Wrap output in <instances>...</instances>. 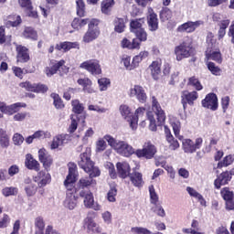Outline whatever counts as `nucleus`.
<instances>
[{"mask_svg": "<svg viewBox=\"0 0 234 234\" xmlns=\"http://www.w3.org/2000/svg\"><path fill=\"white\" fill-rule=\"evenodd\" d=\"M69 174L64 180V187L72 191L74 189L75 192L80 193V191H85V189H90V187L96 186V176H100L101 172L100 169H94L93 172H86L89 174V176L81 177L78 182V165L75 163H69ZM77 182V184H76Z\"/></svg>", "mask_w": 234, "mask_h": 234, "instance_id": "1", "label": "nucleus"}, {"mask_svg": "<svg viewBox=\"0 0 234 234\" xmlns=\"http://www.w3.org/2000/svg\"><path fill=\"white\" fill-rule=\"evenodd\" d=\"M154 114L156 116V119L154 118ZM146 117L147 120H149L150 122V131L156 132V120L157 125L159 127H162V125H165V120L167 119V116L165 115V111L162 109V106L160 105L158 99H156V97L154 96L152 97V111H148L146 112Z\"/></svg>", "mask_w": 234, "mask_h": 234, "instance_id": "2", "label": "nucleus"}, {"mask_svg": "<svg viewBox=\"0 0 234 234\" xmlns=\"http://www.w3.org/2000/svg\"><path fill=\"white\" fill-rule=\"evenodd\" d=\"M207 47L205 51V61H215L218 65H221L224 58H222V53L220 52V47H218V42L215 39V36L208 32L207 36Z\"/></svg>", "mask_w": 234, "mask_h": 234, "instance_id": "3", "label": "nucleus"}, {"mask_svg": "<svg viewBox=\"0 0 234 234\" xmlns=\"http://www.w3.org/2000/svg\"><path fill=\"white\" fill-rule=\"evenodd\" d=\"M69 70H70V68L65 65V60H50L48 66L44 69V74L48 78H52L54 74H58V72L59 76L63 77L69 74Z\"/></svg>", "mask_w": 234, "mask_h": 234, "instance_id": "4", "label": "nucleus"}, {"mask_svg": "<svg viewBox=\"0 0 234 234\" xmlns=\"http://www.w3.org/2000/svg\"><path fill=\"white\" fill-rule=\"evenodd\" d=\"M174 52L176 61H182V59L195 56V48H193V44L184 41L175 48Z\"/></svg>", "mask_w": 234, "mask_h": 234, "instance_id": "5", "label": "nucleus"}, {"mask_svg": "<svg viewBox=\"0 0 234 234\" xmlns=\"http://www.w3.org/2000/svg\"><path fill=\"white\" fill-rule=\"evenodd\" d=\"M158 153V148L151 141H147L143 144L141 149L135 150V156L137 158H144V160H153Z\"/></svg>", "mask_w": 234, "mask_h": 234, "instance_id": "6", "label": "nucleus"}, {"mask_svg": "<svg viewBox=\"0 0 234 234\" xmlns=\"http://www.w3.org/2000/svg\"><path fill=\"white\" fill-rule=\"evenodd\" d=\"M80 160L78 162V165L85 173H94V169H100L95 166L94 162L90 160V150L87 149L84 153L80 154Z\"/></svg>", "mask_w": 234, "mask_h": 234, "instance_id": "7", "label": "nucleus"}, {"mask_svg": "<svg viewBox=\"0 0 234 234\" xmlns=\"http://www.w3.org/2000/svg\"><path fill=\"white\" fill-rule=\"evenodd\" d=\"M79 197L84 198L83 204L87 209H94V211L101 209V206L98 202H94V194L90 190H81L79 192Z\"/></svg>", "mask_w": 234, "mask_h": 234, "instance_id": "8", "label": "nucleus"}, {"mask_svg": "<svg viewBox=\"0 0 234 234\" xmlns=\"http://www.w3.org/2000/svg\"><path fill=\"white\" fill-rule=\"evenodd\" d=\"M98 217V213L94 211L88 212L87 217L84 218V228L87 229L88 233L100 234L101 233V227L95 222L94 218Z\"/></svg>", "mask_w": 234, "mask_h": 234, "instance_id": "9", "label": "nucleus"}, {"mask_svg": "<svg viewBox=\"0 0 234 234\" xmlns=\"http://www.w3.org/2000/svg\"><path fill=\"white\" fill-rule=\"evenodd\" d=\"M80 69L87 70L91 76H100L101 74V65L98 59H89L80 65Z\"/></svg>", "mask_w": 234, "mask_h": 234, "instance_id": "10", "label": "nucleus"}, {"mask_svg": "<svg viewBox=\"0 0 234 234\" xmlns=\"http://www.w3.org/2000/svg\"><path fill=\"white\" fill-rule=\"evenodd\" d=\"M202 144H204L202 137L197 138L195 143L191 139H184L182 142V149L186 154H193V153H197V150L202 147Z\"/></svg>", "mask_w": 234, "mask_h": 234, "instance_id": "11", "label": "nucleus"}, {"mask_svg": "<svg viewBox=\"0 0 234 234\" xmlns=\"http://www.w3.org/2000/svg\"><path fill=\"white\" fill-rule=\"evenodd\" d=\"M197 100H198V92L197 90L189 91L186 90L181 92V103L185 111L187 109V105L193 107Z\"/></svg>", "mask_w": 234, "mask_h": 234, "instance_id": "12", "label": "nucleus"}, {"mask_svg": "<svg viewBox=\"0 0 234 234\" xmlns=\"http://www.w3.org/2000/svg\"><path fill=\"white\" fill-rule=\"evenodd\" d=\"M202 107L204 109H209L210 111L218 110V97L214 92H210L206 95L205 99L201 101Z\"/></svg>", "mask_w": 234, "mask_h": 234, "instance_id": "13", "label": "nucleus"}, {"mask_svg": "<svg viewBox=\"0 0 234 234\" xmlns=\"http://www.w3.org/2000/svg\"><path fill=\"white\" fill-rule=\"evenodd\" d=\"M38 160L42 163L46 171H50V167H52L54 164V159L52 158V155L48 153L47 149L41 148L38 150Z\"/></svg>", "mask_w": 234, "mask_h": 234, "instance_id": "14", "label": "nucleus"}, {"mask_svg": "<svg viewBox=\"0 0 234 234\" xmlns=\"http://www.w3.org/2000/svg\"><path fill=\"white\" fill-rule=\"evenodd\" d=\"M16 63H28L30 61V49L23 45L16 46Z\"/></svg>", "mask_w": 234, "mask_h": 234, "instance_id": "15", "label": "nucleus"}, {"mask_svg": "<svg viewBox=\"0 0 234 234\" xmlns=\"http://www.w3.org/2000/svg\"><path fill=\"white\" fill-rule=\"evenodd\" d=\"M34 182H36L38 187H45L47 185L50 184L52 176L50 174L41 170L37 176L33 177Z\"/></svg>", "mask_w": 234, "mask_h": 234, "instance_id": "16", "label": "nucleus"}, {"mask_svg": "<svg viewBox=\"0 0 234 234\" xmlns=\"http://www.w3.org/2000/svg\"><path fill=\"white\" fill-rule=\"evenodd\" d=\"M200 25H202V21L198 20L196 22L193 21H187L180 26H178V27L176 28V32H186V34H191L193 32H195V30H197V28H198V27H200Z\"/></svg>", "mask_w": 234, "mask_h": 234, "instance_id": "17", "label": "nucleus"}, {"mask_svg": "<svg viewBox=\"0 0 234 234\" xmlns=\"http://www.w3.org/2000/svg\"><path fill=\"white\" fill-rule=\"evenodd\" d=\"M133 96L136 97L140 103H145V101H147V93H145L144 87L140 85H134V87L130 90V97L133 98Z\"/></svg>", "mask_w": 234, "mask_h": 234, "instance_id": "18", "label": "nucleus"}, {"mask_svg": "<svg viewBox=\"0 0 234 234\" xmlns=\"http://www.w3.org/2000/svg\"><path fill=\"white\" fill-rule=\"evenodd\" d=\"M116 153L121 154V156H125L126 158L133 156V154H136V151H134L133 147L124 141H120V144L119 147H117Z\"/></svg>", "mask_w": 234, "mask_h": 234, "instance_id": "19", "label": "nucleus"}, {"mask_svg": "<svg viewBox=\"0 0 234 234\" xmlns=\"http://www.w3.org/2000/svg\"><path fill=\"white\" fill-rule=\"evenodd\" d=\"M23 107H27V103L16 102L9 106H6V104L4 103L0 107V112H3L4 114H8V116H12V114H16V112H19V110Z\"/></svg>", "mask_w": 234, "mask_h": 234, "instance_id": "20", "label": "nucleus"}, {"mask_svg": "<svg viewBox=\"0 0 234 234\" xmlns=\"http://www.w3.org/2000/svg\"><path fill=\"white\" fill-rule=\"evenodd\" d=\"M76 193L74 189L69 190V188H66V200L65 204L69 207V209H74L78 206V198L79 197L76 196Z\"/></svg>", "mask_w": 234, "mask_h": 234, "instance_id": "21", "label": "nucleus"}, {"mask_svg": "<svg viewBox=\"0 0 234 234\" xmlns=\"http://www.w3.org/2000/svg\"><path fill=\"white\" fill-rule=\"evenodd\" d=\"M231 182V172L225 171L222 172L218 178L214 181V186L216 189H220L222 186H226Z\"/></svg>", "mask_w": 234, "mask_h": 234, "instance_id": "22", "label": "nucleus"}, {"mask_svg": "<svg viewBox=\"0 0 234 234\" xmlns=\"http://www.w3.org/2000/svg\"><path fill=\"white\" fill-rule=\"evenodd\" d=\"M117 173L120 178L125 179L127 176H130L131 173V165L127 162H118L116 164Z\"/></svg>", "mask_w": 234, "mask_h": 234, "instance_id": "23", "label": "nucleus"}, {"mask_svg": "<svg viewBox=\"0 0 234 234\" xmlns=\"http://www.w3.org/2000/svg\"><path fill=\"white\" fill-rule=\"evenodd\" d=\"M77 83L82 87V90L86 94H94L96 92V90L92 88V80L89 78L79 79Z\"/></svg>", "mask_w": 234, "mask_h": 234, "instance_id": "24", "label": "nucleus"}, {"mask_svg": "<svg viewBox=\"0 0 234 234\" xmlns=\"http://www.w3.org/2000/svg\"><path fill=\"white\" fill-rule=\"evenodd\" d=\"M72 48H78L80 49V43L78 42H59L58 44H56L55 49L58 52H69V50H72Z\"/></svg>", "mask_w": 234, "mask_h": 234, "instance_id": "25", "label": "nucleus"}, {"mask_svg": "<svg viewBox=\"0 0 234 234\" xmlns=\"http://www.w3.org/2000/svg\"><path fill=\"white\" fill-rule=\"evenodd\" d=\"M146 19L148 30L150 32H156V30L159 28L158 15H156L154 12H152L146 16Z\"/></svg>", "mask_w": 234, "mask_h": 234, "instance_id": "26", "label": "nucleus"}, {"mask_svg": "<svg viewBox=\"0 0 234 234\" xmlns=\"http://www.w3.org/2000/svg\"><path fill=\"white\" fill-rule=\"evenodd\" d=\"M25 165L27 169H30L31 171L39 172V170L41 169V165L39 164V162H37V160L34 159L32 154H27L26 155Z\"/></svg>", "mask_w": 234, "mask_h": 234, "instance_id": "27", "label": "nucleus"}, {"mask_svg": "<svg viewBox=\"0 0 234 234\" xmlns=\"http://www.w3.org/2000/svg\"><path fill=\"white\" fill-rule=\"evenodd\" d=\"M71 107H72V112H74V114H83L80 116V118H82V122L85 123V119L87 118L85 116V106L83 105V103H80V100L75 99L71 101Z\"/></svg>", "mask_w": 234, "mask_h": 234, "instance_id": "28", "label": "nucleus"}, {"mask_svg": "<svg viewBox=\"0 0 234 234\" xmlns=\"http://www.w3.org/2000/svg\"><path fill=\"white\" fill-rule=\"evenodd\" d=\"M121 47L127 50H140V43L134 38L131 41L129 38L123 37L121 41Z\"/></svg>", "mask_w": 234, "mask_h": 234, "instance_id": "29", "label": "nucleus"}, {"mask_svg": "<svg viewBox=\"0 0 234 234\" xmlns=\"http://www.w3.org/2000/svg\"><path fill=\"white\" fill-rule=\"evenodd\" d=\"M18 5L27 12H29V17H37V11H34V5H32V0H18Z\"/></svg>", "mask_w": 234, "mask_h": 234, "instance_id": "30", "label": "nucleus"}, {"mask_svg": "<svg viewBox=\"0 0 234 234\" xmlns=\"http://www.w3.org/2000/svg\"><path fill=\"white\" fill-rule=\"evenodd\" d=\"M114 5H116V1L114 0H102L101 2V14H104V16H111V14H112Z\"/></svg>", "mask_w": 234, "mask_h": 234, "instance_id": "31", "label": "nucleus"}, {"mask_svg": "<svg viewBox=\"0 0 234 234\" xmlns=\"http://www.w3.org/2000/svg\"><path fill=\"white\" fill-rule=\"evenodd\" d=\"M130 181L132 182L133 186L134 187H144V175L138 171H133L129 176Z\"/></svg>", "mask_w": 234, "mask_h": 234, "instance_id": "32", "label": "nucleus"}, {"mask_svg": "<svg viewBox=\"0 0 234 234\" xmlns=\"http://www.w3.org/2000/svg\"><path fill=\"white\" fill-rule=\"evenodd\" d=\"M24 39H30L31 41H37L39 36L37 31L32 27H26L22 32Z\"/></svg>", "mask_w": 234, "mask_h": 234, "instance_id": "33", "label": "nucleus"}, {"mask_svg": "<svg viewBox=\"0 0 234 234\" xmlns=\"http://www.w3.org/2000/svg\"><path fill=\"white\" fill-rule=\"evenodd\" d=\"M127 20L122 17H115L113 20L114 32L117 34H123L125 28H127Z\"/></svg>", "mask_w": 234, "mask_h": 234, "instance_id": "34", "label": "nucleus"}, {"mask_svg": "<svg viewBox=\"0 0 234 234\" xmlns=\"http://www.w3.org/2000/svg\"><path fill=\"white\" fill-rule=\"evenodd\" d=\"M144 25H145V18H135L132 19L130 21V32L134 33L137 32L138 30L144 29Z\"/></svg>", "mask_w": 234, "mask_h": 234, "instance_id": "35", "label": "nucleus"}, {"mask_svg": "<svg viewBox=\"0 0 234 234\" xmlns=\"http://www.w3.org/2000/svg\"><path fill=\"white\" fill-rule=\"evenodd\" d=\"M161 67L162 64H160V62L158 61H153L149 66L152 77L154 80H155V81H158V80H160V74H162Z\"/></svg>", "mask_w": 234, "mask_h": 234, "instance_id": "36", "label": "nucleus"}, {"mask_svg": "<svg viewBox=\"0 0 234 234\" xmlns=\"http://www.w3.org/2000/svg\"><path fill=\"white\" fill-rule=\"evenodd\" d=\"M100 29H88L84 34L82 39L84 43H91V41H94L95 39H98V37H100Z\"/></svg>", "mask_w": 234, "mask_h": 234, "instance_id": "37", "label": "nucleus"}, {"mask_svg": "<svg viewBox=\"0 0 234 234\" xmlns=\"http://www.w3.org/2000/svg\"><path fill=\"white\" fill-rule=\"evenodd\" d=\"M146 58H149V51H141L138 55L134 56L132 60L133 70L134 69H138L140 63Z\"/></svg>", "mask_w": 234, "mask_h": 234, "instance_id": "38", "label": "nucleus"}, {"mask_svg": "<svg viewBox=\"0 0 234 234\" xmlns=\"http://www.w3.org/2000/svg\"><path fill=\"white\" fill-rule=\"evenodd\" d=\"M135 38L137 40V43H139V48L142 47V43H145L147 41V31H145V28L139 29L137 31L133 32Z\"/></svg>", "mask_w": 234, "mask_h": 234, "instance_id": "39", "label": "nucleus"}, {"mask_svg": "<svg viewBox=\"0 0 234 234\" xmlns=\"http://www.w3.org/2000/svg\"><path fill=\"white\" fill-rule=\"evenodd\" d=\"M0 145L3 149H8L10 147V136H8V133L3 128H0Z\"/></svg>", "mask_w": 234, "mask_h": 234, "instance_id": "40", "label": "nucleus"}, {"mask_svg": "<svg viewBox=\"0 0 234 234\" xmlns=\"http://www.w3.org/2000/svg\"><path fill=\"white\" fill-rule=\"evenodd\" d=\"M89 23V18H79L76 17L71 22V27L74 30H81L84 27H87Z\"/></svg>", "mask_w": 234, "mask_h": 234, "instance_id": "41", "label": "nucleus"}, {"mask_svg": "<svg viewBox=\"0 0 234 234\" xmlns=\"http://www.w3.org/2000/svg\"><path fill=\"white\" fill-rule=\"evenodd\" d=\"M23 23V20L21 19V16L19 15H10L7 16V22L6 25L8 27H19Z\"/></svg>", "mask_w": 234, "mask_h": 234, "instance_id": "42", "label": "nucleus"}, {"mask_svg": "<svg viewBox=\"0 0 234 234\" xmlns=\"http://www.w3.org/2000/svg\"><path fill=\"white\" fill-rule=\"evenodd\" d=\"M50 98L53 100V105L56 109L61 110L65 109V103H63V100L58 93H51Z\"/></svg>", "mask_w": 234, "mask_h": 234, "instance_id": "43", "label": "nucleus"}, {"mask_svg": "<svg viewBox=\"0 0 234 234\" xmlns=\"http://www.w3.org/2000/svg\"><path fill=\"white\" fill-rule=\"evenodd\" d=\"M207 69L213 76H220V74H222V69L217 66V64H215L213 61L207 62Z\"/></svg>", "mask_w": 234, "mask_h": 234, "instance_id": "44", "label": "nucleus"}, {"mask_svg": "<svg viewBox=\"0 0 234 234\" xmlns=\"http://www.w3.org/2000/svg\"><path fill=\"white\" fill-rule=\"evenodd\" d=\"M187 85H189L190 87H194L196 90H202V89H204V86H202V83H200V80H198V78L195 76L190 77L188 79Z\"/></svg>", "mask_w": 234, "mask_h": 234, "instance_id": "45", "label": "nucleus"}, {"mask_svg": "<svg viewBox=\"0 0 234 234\" xmlns=\"http://www.w3.org/2000/svg\"><path fill=\"white\" fill-rule=\"evenodd\" d=\"M19 193V189L16 186H5L2 189V195L4 197H16Z\"/></svg>", "mask_w": 234, "mask_h": 234, "instance_id": "46", "label": "nucleus"}, {"mask_svg": "<svg viewBox=\"0 0 234 234\" xmlns=\"http://www.w3.org/2000/svg\"><path fill=\"white\" fill-rule=\"evenodd\" d=\"M173 17V11L168 7H163L160 11L161 21H169Z\"/></svg>", "mask_w": 234, "mask_h": 234, "instance_id": "47", "label": "nucleus"}, {"mask_svg": "<svg viewBox=\"0 0 234 234\" xmlns=\"http://www.w3.org/2000/svg\"><path fill=\"white\" fill-rule=\"evenodd\" d=\"M77 16L79 17H85V2L83 0H76Z\"/></svg>", "mask_w": 234, "mask_h": 234, "instance_id": "48", "label": "nucleus"}, {"mask_svg": "<svg viewBox=\"0 0 234 234\" xmlns=\"http://www.w3.org/2000/svg\"><path fill=\"white\" fill-rule=\"evenodd\" d=\"M233 161H234L233 155L229 154L223 158L222 162H219L218 164V167L219 169L222 167H228V165H231V164H233Z\"/></svg>", "mask_w": 234, "mask_h": 234, "instance_id": "49", "label": "nucleus"}, {"mask_svg": "<svg viewBox=\"0 0 234 234\" xmlns=\"http://www.w3.org/2000/svg\"><path fill=\"white\" fill-rule=\"evenodd\" d=\"M35 228L37 231H45V219L38 216L35 218Z\"/></svg>", "mask_w": 234, "mask_h": 234, "instance_id": "50", "label": "nucleus"}, {"mask_svg": "<svg viewBox=\"0 0 234 234\" xmlns=\"http://www.w3.org/2000/svg\"><path fill=\"white\" fill-rule=\"evenodd\" d=\"M104 140L108 142V145H110V147H112V149H114L115 151L118 150V147L120 145V141L119 142L116 141V139H114V137L111 135H105Z\"/></svg>", "mask_w": 234, "mask_h": 234, "instance_id": "51", "label": "nucleus"}, {"mask_svg": "<svg viewBox=\"0 0 234 234\" xmlns=\"http://www.w3.org/2000/svg\"><path fill=\"white\" fill-rule=\"evenodd\" d=\"M104 140L108 142V145H110V147H112V149H114L115 151L118 150V147L120 145V141L119 142L116 141V139H114V137L111 135H105Z\"/></svg>", "mask_w": 234, "mask_h": 234, "instance_id": "52", "label": "nucleus"}, {"mask_svg": "<svg viewBox=\"0 0 234 234\" xmlns=\"http://www.w3.org/2000/svg\"><path fill=\"white\" fill-rule=\"evenodd\" d=\"M98 85L101 91L107 90V89H109V85H111V80L107 78L99 79Z\"/></svg>", "mask_w": 234, "mask_h": 234, "instance_id": "53", "label": "nucleus"}, {"mask_svg": "<svg viewBox=\"0 0 234 234\" xmlns=\"http://www.w3.org/2000/svg\"><path fill=\"white\" fill-rule=\"evenodd\" d=\"M220 195L223 200H231L233 198V191L229 190V187L226 186L220 190Z\"/></svg>", "mask_w": 234, "mask_h": 234, "instance_id": "54", "label": "nucleus"}, {"mask_svg": "<svg viewBox=\"0 0 234 234\" xmlns=\"http://www.w3.org/2000/svg\"><path fill=\"white\" fill-rule=\"evenodd\" d=\"M25 191H26L27 197H34V195L37 193V187L36 186L35 184L30 183L25 186Z\"/></svg>", "mask_w": 234, "mask_h": 234, "instance_id": "55", "label": "nucleus"}, {"mask_svg": "<svg viewBox=\"0 0 234 234\" xmlns=\"http://www.w3.org/2000/svg\"><path fill=\"white\" fill-rule=\"evenodd\" d=\"M149 193H150L151 204H154V206L158 205V194H156V191L154 190V186H149Z\"/></svg>", "mask_w": 234, "mask_h": 234, "instance_id": "56", "label": "nucleus"}, {"mask_svg": "<svg viewBox=\"0 0 234 234\" xmlns=\"http://www.w3.org/2000/svg\"><path fill=\"white\" fill-rule=\"evenodd\" d=\"M34 92L37 94H45V92H48V86L43 83H35Z\"/></svg>", "mask_w": 234, "mask_h": 234, "instance_id": "57", "label": "nucleus"}, {"mask_svg": "<svg viewBox=\"0 0 234 234\" xmlns=\"http://www.w3.org/2000/svg\"><path fill=\"white\" fill-rule=\"evenodd\" d=\"M89 30H100V19L98 18H89L88 22Z\"/></svg>", "mask_w": 234, "mask_h": 234, "instance_id": "58", "label": "nucleus"}, {"mask_svg": "<svg viewBox=\"0 0 234 234\" xmlns=\"http://www.w3.org/2000/svg\"><path fill=\"white\" fill-rule=\"evenodd\" d=\"M116 195H118V189L116 186H112L107 194L109 202H116Z\"/></svg>", "mask_w": 234, "mask_h": 234, "instance_id": "59", "label": "nucleus"}, {"mask_svg": "<svg viewBox=\"0 0 234 234\" xmlns=\"http://www.w3.org/2000/svg\"><path fill=\"white\" fill-rule=\"evenodd\" d=\"M120 112L125 120H127V118H132L131 117V108H129V106H127L125 104H122L120 106Z\"/></svg>", "mask_w": 234, "mask_h": 234, "instance_id": "60", "label": "nucleus"}, {"mask_svg": "<svg viewBox=\"0 0 234 234\" xmlns=\"http://www.w3.org/2000/svg\"><path fill=\"white\" fill-rule=\"evenodd\" d=\"M107 149V143L103 139H100L96 143V151L97 153H102V151H105Z\"/></svg>", "mask_w": 234, "mask_h": 234, "instance_id": "61", "label": "nucleus"}, {"mask_svg": "<svg viewBox=\"0 0 234 234\" xmlns=\"http://www.w3.org/2000/svg\"><path fill=\"white\" fill-rule=\"evenodd\" d=\"M229 96H225L221 98V107L224 113L228 112V109H229Z\"/></svg>", "mask_w": 234, "mask_h": 234, "instance_id": "62", "label": "nucleus"}, {"mask_svg": "<svg viewBox=\"0 0 234 234\" xmlns=\"http://www.w3.org/2000/svg\"><path fill=\"white\" fill-rule=\"evenodd\" d=\"M12 71L13 74L18 78L19 80H23V74H25V69L17 67V66H13L12 67Z\"/></svg>", "mask_w": 234, "mask_h": 234, "instance_id": "63", "label": "nucleus"}, {"mask_svg": "<svg viewBox=\"0 0 234 234\" xmlns=\"http://www.w3.org/2000/svg\"><path fill=\"white\" fill-rule=\"evenodd\" d=\"M122 63L126 69V70H134V68L133 66V62H131V57L127 56L122 58Z\"/></svg>", "mask_w": 234, "mask_h": 234, "instance_id": "64", "label": "nucleus"}]
</instances>
